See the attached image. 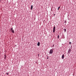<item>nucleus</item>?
I'll return each instance as SVG.
<instances>
[{
  "label": "nucleus",
  "instance_id": "15",
  "mask_svg": "<svg viewBox=\"0 0 76 76\" xmlns=\"http://www.w3.org/2000/svg\"><path fill=\"white\" fill-rule=\"evenodd\" d=\"M53 47H54V45H53V46H52Z\"/></svg>",
  "mask_w": 76,
  "mask_h": 76
},
{
  "label": "nucleus",
  "instance_id": "6",
  "mask_svg": "<svg viewBox=\"0 0 76 76\" xmlns=\"http://www.w3.org/2000/svg\"><path fill=\"white\" fill-rule=\"evenodd\" d=\"M37 45L38 46H39V45H40V42H38Z\"/></svg>",
  "mask_w": 76,
  "mask_h": 76
},
{
  "label": "nucleus",
  "instance_id": "19",
  "mask_svg": "<svg viewBox=\"0 0 76 76\" xmlns=\"http://www.w3.org/2000/svg\"><path fill=\"white\" fill-rule=\"evenodd\" d=\"M54 16H55V14H54Z\"/></svg>",
  "mask_w": 76,
  "mask_h": 76
},
{
  "label": "nucleus",
  "instance_id": "9",
  "mask_svg": "<svg viewBox=\"0 0 76 76\" xmlns=\"http://www.w3.org/2000/svg\"><path fill=\"white\" fill-rule=\"evenodd\" d=\"M64 31L65 32H66V29L64 28Z\"/></svg>",
  "mask_w": 76,
  "mask_h": 76
},
{
  "label": "nucleus",
  "instance_id": "17",
  "mask_svg": "<svg viewBox=\"0 0 76 76\" xmlns=\"http://www.w3.org/2000/svg\"><path fill=\"white\" fill-rule=\"evenodd\" d=\"M6 74L7 75H9V74L8 73H7Z\"/></svg>",
  "mask_w": 76,
  "mask_h": 76
},
{
  "label": "nucleus",
  "instance_id": "4",
  "mask_svg": "<svg viewBox=\"0 0 76 76\" xmlns=\"http://www.w3.org/2000/svg\"><path fill=\"white\" fill-rule=\"evenodd\" d=\"M61 57L62 59H64V54L62 55Z\"/></svg>",
  "mask_w": 76,
  "mask_h": 76
},
{
  "label": "nucleus",
  "instance_id": "11",
  "mask_svg": "<svg viewBox=\"0 0 76 76\" xmlns=\"http://www.w3.org/2000/svg\"><path fill=\"white\" fill-rule=\"evenodd\" d=\"M69 44H70V45H71V44H72V42H69Z\"/></svg>",
  "mask_w": 76,
  "mask_h": 76
},
{
  "label": "nucleus",
  "instance_id": "20",
  "mask_svg": "<svg viewBox=\"0 0 76 76\" xmlns=\"http://www.w3.org/2000/svg\"><path fill=\"white\" fill-rule=\"evenodd\" d=\"M15 46H16V45H15Z\"/></svg>",
  "mask_w": 76,
  "mask_h": 76
},
{
  "label": "nucleus",
  "instance_id": "5",
  "mask_svg": "<svg viewBox=\"0 0 76 76\" xmlns=\"http://www.w3.org/2000/svg\"><path fill=\"white\" fill-rule=\"evenodd\" d=\"M4 59L5 60H6V57H7V56L5 54L4 55Z\"/></svg>",
  "mask_w": 76,
  "mask_h": 76
},
{
  "label": "nucleus",
  "instance_id": "2",
  "mask_svg": "<svg viewBox=\"0 0 76 76\" xmlns=\"http://www.w3.org/2000/svg\"><path fill=\"white\" fill-rule=\"evenodd\" d=\"M53 50L52 49H50L49 51V54H53Z\"/></svg>",
  "mask_w": 76,
  "mask_h": 76
},
{
  "label": "nucleus",
  "instance_id": "7",
  "mask_svg": "<svg viewBox=\"0 0 76 76\" xmlns=\"http://www.w3.org/2000/svg\"><path fill=\"white\" fill-rule=\"evenodd\" d=\"M32 9H33V5H31V10H32Z\"/></svg>",
  "mask_w": 76,
  "mask_h": 76
},
{
  "label": "nucleus",
  "instance_id": "10",
  "mask_svg": "<svg viewBox=\"0 0 76 76\" xmlns=\"http://www.w3.org/2000/svg\"><path fill=\"white\" fill-rule=\"evenodd\" d=\"M60 8V6H59L58 7V10H59V8Z\"/></svg>",
  "mask_w": 76,
  "mask_h": 76
},
{
  "label": "nucleus",
  "instance_id": "8",
  "mask_svg": "<svg viewBox=\"0 0 76 76\" xmlns=\"http://www.w3.org/2000/svg\"><path fill=\"white\" fill-rule=\"evenodd\" d=\"M11 32L12 33H15V31H14V30H11Z\"/></svg>",
  "mask_w": 76,
  "mask_h": 76
},
{
  "label": "nucleus",
  "instance_id": "18",
  "mask_svg": "<svg viewBox=\"0 0 76 76\" xmlns=\"http://www.w3.org/2000/svg\"><path fill=\"white\" fill-rule=\"evenodd\" d=\"M38 54V56L39 57V54Z\"/></svg>",
  "mask_w": 76,
  "mask_h": 76
},
{
  "label": "nucleus",
  "instance_id": "3",
  "mask_svg": "<svg viewBox=\"0 0 76 76\" xmlns=\"http://www.w3.org/2000/svg\"><path fill=\"white\" fill-rule=\"evenodd\" d=\"M56 31V26H54L53 27V32L54 33L55 32V31Z\"/></svg>",
  "mask_w": 76,
  "mask_h": 76
},
{
  "label": "nucleus",
  "instance_id": "1",
  "mask_svg": "<svg viewBox=\"0 0 76 76\" xmlns=\"http://www.w3.org/2000/svg\"><path fill=\"white\" fill-rule=\"evenodd\" d=\"M72 51V48H69V49L68 50V54H70V52H71Z\"/></svg>",
  "mask_w": 76,
  "mask_h": 76
},
{
  "label": "nucleus",
  "instance_id": "13",
  "mask_svg": "<svg viewBox=\"0 0 76 76\" xmlns=\"http://www.w3.org/2000/svg\"><path fill=\"white\" fill-rule=\"evenodd\" d=\"M58 38H59V35H58Z\"/></svg>",
  "mask_w": 76,
  "mask_h": 76
},
{
  "label": "nucleus",
  "instance_id": "16",
  "mask_svg": "<svg viewBox=\"0 0 76 76\" xmlns=\"http://www.w3.org/2000/svg\"><path fill=\"white\" fill-rule=\"evenodd\" d=\"M47 60H48V57L47 56Z\"/></svg>",
  "mask_w": 76,
  "mask_h": 76
},
{
  "label": "nucleus",
  "instance_id": "12",
  "mask_svg": "<svg viewBox=\"0 0 76 76\" xmlns=\"http://www.w3.org/2000/svg\"><path fill=\"white\" fill-rule=\"evenodd\" d=\"M12 30H13V27H12L11 28V30L12 31Z\"/></svg>",
  "mask_w": 76,
  "mask_h": 76
},
{
  "label": "nucleus",
  "instance_id": "14",
  "mask_svg": "<svg viewBox=\"0 0 76 76\" xmlns=\"http://www.w3.org/2000/svg\"><path fill=\"white\" fill-rule=\"evenodd\" d=\"M64 23H66V20H65L64 21Z\"/></svg>",
  "mask_w": 76,
  "mask_h": 76
}]
</instances>
